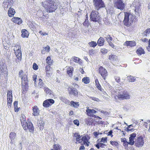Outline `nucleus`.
Segmentation results:
<instances>
[{"label":"nucleus","mask_w":150,"mask_h":150,"mask_svg":"<svg viewBox=\"0 0 150 150\" xmlns=\"http://www.w3.org/2000/svg\"><path fill=\"white\" fill-rule=\"evenodd\" d=\"M39 33L42 36L46 35H48V33L45 32L43 33L41 30L39 32Z\"/></svg>","instance_id":"58"},{"label":"nucleus","mask_w":150,"mask_h":150,"mask_svg":"<svg viewBox=\"0 0 150 150\" xmlns=\"http://www.w3.org/2000/svg\"><path fill=\"white\" fill-rule=\"evenodd\" d=\"M44 125V123L42 121H39L38 123V126L41 130L43 129Z\"/></svg>","instance_id":"36"},{"label":"nucleus","mask_w":150,"mask_h":150,"mask_svg":"<svg viewBox=\"0 0 150 150\" xmlns=\"http://www.w3.org/2000/svg\"><path fill=\"white\" fill-rule=\"evenodd\" d=\"M15 10L13 8L10 7L8 11V16L10 17H13L15 13Z\"/></svg>","instance_id":"28"},{"label":"nucleus","mask_w":150,"mask_h":150,"mask_svg":"<svg viewBox=\"0 0 150 150\" xmlns=\"http://www.w3.org/2000/svg\"><path fill=\"white\" fill-rule=\"evenodd\" d=\"M131 126L132 127L133 126L132 125H131L128 126V127L127 128V131L128 132L129 131H133L134 130V129L133 128L130 129V127Z\"/></svg>","instance_id":"47"},{"label":"nucleus","mask_w":150,"mask_h":150,"mask_svg":"<svg viewBox=\"0 0 150 150\" xmlns=\"http://www.w3.org/2000/svg\"><path fill=\"white\" fill-rule=\"evenodd\" d=\"M89 107H87V109L86 110V112H87V115L89 116L96 117V116L93 115L95 113L96 111L94 109H89Z\"/></svg>","instance_id":"19"},{"label":"nucleus","mask_w":150,"mask_h":150,"mask_svg":"<svg viewBox=\"0 0 150 150\" xmlns=\"http://www.w3.org/2000/svg\"><path fill=\"white\" fill-rule=\"evenodd\" d=\"M150 33V28H147L143 32L144 36H147Z\"/></svg>","instance_id":"42"},{"label":"nucleus","mask_w":150,"mask_h":150,"mask_svg":"<svg viewBox=\"0 0 150 150\" xmlns=\"http://www.w3.org/2000/svg\"><path fill=\"white\" fill-rule=\"evenodd\" d=\"M82 81L85 84H88L90 82V78L88 77H85L82 79Z\"/></svg>","instance_id":"31"},{"label":"nucleus","mask_w":150,"mask_h":150,"mask_svg":"<svg viewBox=\"0 0 150 150\" xmlns=\"http://www.w3.org/2000/svg\"><path fill=\"white\" fill-rule=\"evenodd\" d=\"M12 99V91L11 90H8L7 96V104L8 106H10L11 105Z\"/></svg>","instance_id":"17"},{"label":"nucleus","mask_w":150,"mask_h":150,"mask_svg":"<svg viewBox=\"0 0 150 150\" xmlns=\"http://www.w3.org/2000/svg\"><path fill=\"white\" fill-rule=\"evenodd\" d=\"M83 25L85 26H88L89 25V23L88 21V19L87 20V19H85V20L83 22Z\"/></svg>","instance_id":"44"},{"label":"nucleus","mask_w":150,"mask_h":150,"mask_svg":"<svg viewBox=\"0 0 150 150\" xmlns=\"http://www.w3.org/2000/svg\"><path fill=\"white\" fill-rule=\"evenodd\" d=\"M73 122L75 125H76L77 126H79V122L78 120H74L73 121Z\"/></svg>","instance_id":"50"},{"label":"nucleus","mask_w":150,"mask_h":150,"mask_svg":"<svg viewBox=\"0 0 150 150\" xmlns=\"http://www.w3.org/2000/svg\"><path fill=\"white\" fill-rule=\"evenodd\" d=\"M110 144L113 146H117L118 144L117 142L114 141H110Z\"/></svg>","instance_id":"49"},{"label":"nucleus","mask_w":150,"mask_h":150,"mask_svg":"<svg viewBox=\"0 0 150 150\" xmlns=\"http://www.w3.org/2000/svg\"><path fill=\"white\" fill-rule=\"evenodd\" d=\"M44 83L42 81V80L40 78L39 79L38 86L40 88H42L44 86Z\"/></svg>","instance_id":"39"},{"label":"nucleus","mask_w":150,"mask_h":150,"mask_svg":"<svg viewBox=\"0 0 150 150\" xmlns=\"http://www.w3.org/2000/svg\"><path fill=\"white\" fill-rule=\"evenodd\" d=\"M45 50L46 51L49 52L50 50V47L49 46H47V47L45 48Z\"/></svg>","instance_id":"61"},{"label":"nucleus","mask_w":150,"mask_h":150,"mask_svg":"<svg viewBox=\"0 0 150 150\" xmlns=\"http://www.w3.org/2000/svg\"><path fill=\"white\" fill-rule=\"evenodd\" d=\"M128 80L129 82H134L136 80V78L132 76H128L127 77Z\"/></svg>","instance_id":"40"},{"label":"nucleus","mask_w":150,"mask_h":150,"mask_svg":"<svg viewBox=\"0 0 150 150\" xmlns=\"http://www.w3.org/2000/svg\"><path fill=\"white\" fill-rule=\"evenodd\" d=\"M37 78V75H34L33 76V78L34 81V83L35 84L36 83V79Z\"/></svg>","instance_id":"57"},{"label":"nucleus","mask_w":150,"mask_h":150,"mask_svg":"<svg viewBox=\"0 0 150 150\" xmlns=\"http://www.w3.org/2000/svg\"><path fill=\"white\" fill-rule=\"evenodd\" d=\"M28 74L27 72L23 70H20L18 73V76L21 78L22 87V92L25 94L27 91L28 88Z\"/></svg>","instance_id":"1"},{"label":"nucleus","mask_w":150,"mask_h":150,"mask_svg":"<svg viewBox=\"0 0 150 150\" xmlns=\"http://www.w3.org/2000/svg\"><path fill=\"white\" fill-rule=\"evenodd\" d=\"M33 115L34 116H38L39 114V110L36 105L34 106L33 107Z\"/></svg>","instance_id":"24"},{"label":"nucleus","mask_w":150,"mask_h":150,"mask_svg":"<svg viewBox=\"0 0 150 150\" xmlns=\"http://www.w3.org/2000/svg\"><path fill=\"white\" fill-rule=\"evenodd\" d=\"M136 134L135 133H133L131 134L129 138V143L130 145H132L134 144V138L136 137Z\"/></svg>","instance_id":"21"},{"label":"nucleus","mask_w":150,"mask_h":150,"mask_svg":"<svg viewBox=\"0 0 150 150\" xmlns=\"http://www.w3.org/2000/svg\"><path fill=\"white\" fill-rule=\"evenodd\" d=\"M54 100L53 99H47L43 101V106L45 108H48L54 104Z\"/></svg>","instance_id":"16"},{"label":"nucleus","mask_w":150,"mask_h":150,"mask_svg":"<svg viewBox=\"0 0 150 150\" xmlns=\"http://www.w3.org/2000/svg\"><path fill=\"white\" fill-rule=\"evenodd\" d=\"M0 73L4 76H7L8 74L7 67L4 63L2 62L0 64Z\"/></svg>","instance_id":"11"},{"label":"nucleus","mask_w":150,"mask_h":150,"mask_svg":"<svg viewBox=\"0 0 150 150\" xmlns=\"http://www.w3.org/2000/svg\"><path fill=\"white\" fill-rule=\"evenodd\" d=\"M21 36L23 38H28L29 33L28 31L25 29H22L21 31Z\"/></svg>","instance_id":"25"},{"label":"nucleus","mask_w":150,"mask_h":150,"mask_svg":"<svg viewBox=\"0 0 150 150\" xmlns=\"http://www.w3.org/2000/svg\"><path fill=\"white\" fill-rule=\"evenodd\" d=\"M74 69L71 66L67 68V73L70 77H71L73 75V72Z\"/></svg>","instance_id":"26"},{"label":"nucleus","mask_w":150,"mask_h":150,"mask_svg":"<svg viewBox=\"0 0 150 150\" xmlns=\"http://www.w3.org/2000/svg\"><path fill=\"white\" fill-rule=\"evenodd\" d=\"M46 63L49 65H52L53 64V60L51 59V57L50 56L47 57L46 59Z\"/></svg>","instance_id":"32"},{"label":"nucleus","mask_w":150,"mask_h":150,"mask_svg":"<svg viewBox=\"0 0 150 150\" xmlns=\"http://www.w3.org/2000/svg\"><path fill=\"white\" fill-rule=\"evenodd\" d=\"M51 65H47L45 67V70L46 71H49L50 68V66Z\"/></svg>","instance_id":"56"},{"label":"nucleus","mask_w":150,"mask_h":150,"mask_svg":"<svg viewBox=\"0 0 150 150\" xmlns=\"http://www.w3.org/2000/svg\"><path fill=\"white\" fill-rule=\"evenodd\" d=\"M44 91L50 95L51 94L52 91L47 87H45L44 88Z\"/></svg>","instance_id":"41"},{"label":"nucleus","mask_w":150,"mask_h":150,"mask_svg":"<svg viewBox=\"0 0 150 150\" xmlns=\"http://www.w3.org/2000/svg\"><path fill=\"white\" fill-rule=\"evenodd\" d=\"M53 148L54 150H61V146L60 145L58 144H54L53 145Z\"/></svg>","instance_id":"38"},{"label":"nucleus","mask_w":150,"mask_h":150,"mask_svg":"<svg viewBox=\"0 0 150 150\" xmlns=\"http://www.w3.org/2000/svg\"><path fill=\"white\" fill-rule=\"evenodd\" d=\"M20 120L21 125L24 130L26 131L28 129L30 132L33 133L34 127L32 123L31 122L27 123L26 121V117L24 115H21Z\"/></svg>","instance_id":"3"},{"label":"nucleus","mask_w":150,"mask_h":150,"mask_svg":"<svg viewBox=\"0 0 150 150\" xmlns=\"http://www.w3.org/2000/svg\"><path fill=\"white\" fill-rule=\"evenodd\" d=\"M98 72L103 79L105 80L108 76V73L106 69L103 67L100 66L98 68Z\"/></svg>","instance_id":"12"},{"label":"nucleus","mask_w":150,"mask_h":150,"mask_svg":"<svg viewBox=\"0 0 150 150\" xmlns=\"http://www.w3.org/2000/svg\"><path fill=\"white\" fill-rule=\"evenodd\" d=\"M62 100L63 102L64 103H68L69 102V100L65 98H63V99Z\"/></svg>","instance_id":"62"},{"label":"nucleus","mask_w":150,"mask_h":150,"mask_svg":"<svg viewBox=\"0 0 150 150\" xmlns=\"http://www.w3.org/2000/svg\"><path fill=\"white\" fill-rule=\"evenodd\" d=\"M14 50L17 57L16 61V62H19L21 61L22 59V52L20 45H17L15 46Z\"/></svg>","instance_id":"7"},{"label":"nucleus","mask_w":150,"mask_h":150,"mask_svg":"<svg viewBox=\"0 0 150 150\" xmlns=\"http://www.w3.org/2000/svg\"><path fill=\"white\" fill-rule=\"evenodd\" d=\"M86 124L87 125H94L97 124H102L103 122L102 121L100 122L95 121V120L93 119L91 117H88L86 118L85 120Z\"/></svg>","instance_id":"9"},{"label":"nucleus","mask_w":150,"mask_h":150,"mask_svg":"<svg viewBox=\"0 0 150 150\" xmlns=\"http://www.w3.org/2000/svg\"><path fill=\"white\" fill-rule=\"evenodd\" d=\"M11 21L13 23L18 25L21 24L22 23V20L19 18L13 17L11 19Z\"/></svg>","instance_id":"22"},{"label":"nucleus","mask_w":150,"mask_h":150,"mask_svg":"<svg viewBox=\"0 0 150 150\" xmlns=\"http://www.w3.org/2000/svg\"><path fill=\"white\" fill-rule=\"evenodd\" d=\"M33 68L35 70H36L38 69V66L36 63H34L33 65Z\"/></svg>","instance_id":"46"},{"label":"nucleus","mask_w":150,"mask_h":150,"mask_svg":"<svg viewBox=\"0 0 150 150\" xmlns=\"http://www.w3.org/2000/svg\"><path fill=\"white\" fill-rule=\"evenodd\" d=\"M90 18L94 22L98 21L100 19L98 12L94 10H92L90 14Z\"/></svg>","instance_id":"10"},{"label":"nucleus","mask_w":150,"mask_h":150,"mask_svg":"<svg viewBox=\"0 0 150 150\" xmlns=\"http://www.w3.org/2000/svg\"><path fill=\"white\" fill-rule=\"evenodd\" d=\"M100 52L103 54H105L108 52V50L105 48H103L100 49Z\"/></svg>","instance_id":"45"},{"label":"nucleus","mask_w":150,"mask_h":150,"mask_svg":"<svg viewBox=\"0 0 150 150\" xmlns=\"http://www.w3.org/2000/svg\"><path fill=\"white\" fill-rule=\"evenodd\" d=\"M96 88L100 91H102L104 90L102 88L100 85L98 86H97Z\"/></svg>","instance_id":"60"},{"label":"nucleus","mask_w":150,"mask_h":150,"mask_svg":"<svg viewBox=\"0 0 150 150\" xmlns=\"http://www.w3.org/2000/svg\"><path fill=\"white\" fill-rule=\"evenodd\" d=\"M100 147L101 148H104L105 146H106V145L104 143H100Z\"/></svg>","instance_id":"64"},{"label":"nucleus","mask_w":150,"mask_h":150,"mask_svg":"<svg viewBox=\"0 0 150 150\" xmlns=\"http://www.w3.org/2000/svg\"><path fill=\"white\" fill-rule=\"evenodd\" d=\"M128 144L130 145L129 142H127V141L123 143V146L126 148L128 147Z\"/></svg>","instance_id":"53"},{"label":"nucleus","mask_w":150,"mask_h":150,"mask_svg":"<svg viewBox=\"0 0 150 150\" xmlns=\"http://www.w3.org/2000/svg\"><path fill=\"white\" fill-rule=\"evenodd\" d=\"M70 103V105L74 108H77L79 105V102H74L73 101H71Z\"/></svg>","instance_id":"30"},{"label":"nucleus","mask_w":150,"mask_h":150,"mask_svg":"<svg viewBox=\"0 0 150 150\" xmlns=\"http://www.w3.org/2000/svg\"><path fill=\"white\" fill-rule=\"evenodd\" d=\"M88 44L90 47H95L97 45V43L94 41H91L88 42Z\"/></svg>","instance_id":"37"},{"label":"nucleus","mask_w":150,"mask_h":150,"mask_svg":"<svg viewBox=\"0 0 150 150\" xmlns=\"http://www.w3.org/2000/svg\"><path fill=\"white\" fill-rule=\"evenodd\" d=\"M42 5L48 13L54 12L58 7L56 0H46L42 3Z\"/></svg>","instance_id":"2"},{"label":"nucleus","mask_w":150,"mask_h":150,"mask_svg":"<svg viewBox=\"0 0 150 150\" xmlns=\"http://www.w3.org/2000/svg\"><path fill=\"white\" fill-rule=\"evenodd\" d=\"M73 61L76 63H78L80 64H81V59L76 57H73L72 58Z\"/></svg>","instance_id":"33"},{"label":"nucleus","mask_w":150,"mask_h":150,"mask_svg":"<svg viewBox=\"0 0 150 150\" xmlns=\"http://www.w3.org/2000/svg\"><path fill=\"white\" fill-rule=\"evenodd\" d=\"M90 138V136L88 134H84L81 138V141L83 142V144L85 146H88L90 142L89 141Z\"/></svg>","instance_id":"13"},{"label":"nucleus","mask_w":150,"mask_h":150,"mask_svg":"<svg viewBox=\"0 0 150 150\" xmlns=\"http://www.w3.org/2000/svg\"><path fill=\"white\" fill-rule=\"evenodd\" d=\"M109 45L112 48H114L115 47V45L114 44L111 42V41H108Z\"/></svg>","instance_id":"59"},{"label":"nucleus","mask_w":150,"mask_h":150,"mask_svg":"<svg viewBox=\"0 0 150 150\" xmlns=\"http://www.w3.org/2000/svg\"><path fill=\"white\" fill-rule=\"evenodd\" d=\"M13 3V0H4L2 6L4 9L6 10L8 7L11 6Z\"/></svg>","instance_id":"14"},{"label":"nucleus","mask_w":150,"mask_h":150,"mask_svg":"<svg viewBox=\"0 0 150 150\" xmlns=\"http://www.w3.org/2000/svg\"><path fill=\"white\" fill-rule=\"evenodd\" d=\"M67 91L69 95H73L76 97H77L78 96V92L77 90L73 87H69L67 88Z\"/></svg>","instance_id":"15"},{"label":"nucleus","mask_w":150,"mask_h":150,"mask_svg":"<svg viewBox=\"0 0 150 150\" xmlns=\"http://www.w3.org/2000/svg\"><path fill=\"white\" fill-rule=\"evenodd\" d=\"M124 15V18L123 21L124 25L127 27H129L133 23L135 16L129 12H125Z\"/></svg>","instance_id":"4"},{"label":"nucleus","mask_w":150,"mask_h":150,"mask_svg":"<svg viewBox=\"0 0 150 150\" xmlns=\"http://www.w3.org/2000/svg\"><path fill=\"white\" fill-rule=\"evenodd\" d=\"M136 44V42L134 40L131 41H127L125 42L124 45L126 46L133 47L135 46Z\"/></svg>","instance_id":"23"},{"label":"nucleus","mask_w":150,"mask_h":150,"mask_svg":"<svg viewBox=\"0 0 150 150\" xmlns=\"http://www.w3.org/2000/svg\"><path fill=\"white\" fill-rule=\"evenodd\" d=\"M113 6L117 9L121 11L125 9L126 4L124 2L123 0H113Z\"/></svg>","instance_id":"6"},{"label":"nucleus","mask_w":150,"mask_h":150,"mask_svg":"<svg viewBox=\"0 0 150 150\" xmlns=\"http://www.w3.org/2000/svg\"><path fill=\"white\" fill-rule=\"evenodd\" d=\"M117 59V57L116 55L111 54L109 56L108 59L111 61H114L116 60Z\"/></svg>","instance_id":"35"},{"label":"nucleus","mask_w":150,"mask_h":150,"mask_svg":"<svg viewBox=\"0 0 150 150\" xmlns=\"http://www.w3.org/2000/svg\"><path fill=\"white\" fill-rule=\"evenodd\" d=\"M106 40L108 41V40L112 41V38L110 36V35H108L107 36V37L106 38Z\"/></svg>","instance_id":"48"},{"label":"nucleus","mask_w":150,"mask_h":150,"mask_svg":"<svg viewBox=\"0 0 150 150\" xmlns=\"http://www.w3.org/2000/svg\"><path fill=\"white\" fill-rule=\"evenodd\" d=\"M83 144H81V146H80L79 148V150H84L85 149V148L84 146L83 145Z\"/></svg>","instance_id":"63"},{"label":"nucleus","mask_w":150,"mask_h":150,"mask_svg":"<svg viewBox=\"0 0 150 150\" xmlns=\"http://www.w3.org/2000/svg\"><path fill=\"white\" fill-rule=\"evenodd\" d=\"M115 80L117 83H119L120 81V77L116 76L115 77Z\"/></svg>","instance_id":"55"},{"label":"nucleus","mask_w":150,"mask_h":150,"mask_svg":"<svg viewBox=\"0 0 150 150\" xmlns=\"http://www.w3.org/2000/svg\"><path fill=\"white\" fill-rule=\"evenodd\" d=\"M116 99L123 100L129 99L130 98V95L129 93L125 90L120 91L117 93V94L115 96Z\"/></svg>","instance_id":"5"},{"label":"nucleus","mask_w":150,"mask_h":150,"mask_svg":"<svg viewBox=\"0 0 150 150\" xmlns=\"http://www.w3.org/2000/svg\"><path fill=\"white\" fill-rule=\"evenodd\" d=\"M93 2L95 9L97 11L105 7V4L102 0H93Z\"/></svg>","instance_id":"8"},{"label":"nucleus","mask_w":150,"mask_h":150,"mask_svg":"<svg viewBox=\"0 0 150 150\" xmlns=\"http://www.w3.org/2000/svg\"><path fill=\"white\" fill-rule=\"evenodd\" d=\"M144 144V142L143 139L140 137L138 138L137 142L135 144V145L137 147H140L143 146Z\"/></svg>","instance_id":"18"},{"label":"nucleus","mask_w":150,"mask_h":150,"mask_svg":"<svg viewBox=\"0 0 150 150\" xmlns=\"http://www.w3.org/2000/svg\"><path fill=\"white\" fill-rule=\"evenodd\" d=\"M107 138L106 137H102L101 139L100 142L105 143L107 142Z\"/></svg>","instance_id":"54"},{"label":"nucleus","mask_w":150,"mask_h":150,"mask_svg":"<svg viewBox=\"0 0 150 150\" xmlns=\"http://www.w3.org/2000/svg\"><path fill=\"white\" fill-rule=\"evenodd\" d=\"M90 98L92 100H93L94 101H96L97 102H98L100 101V100L96 97H91Z\"/></svg>","instance_id":"51"},{"label":"nucleus","mask_w":150,"mask_h":150,"mask_svg":"<svg viewBox=\"0 0 150 150\" xmlns=\"http://www.w3.org/2000/svg\"><path fill=\"white\" fill-rule=\"evenodd\" d=\"M82 136H81L80 134L78 133H75L74 134V137H75V139L76 140L75 143L76 144L81 143V137Z\"/></svg>","instance_id":"20"},{"label":"nucleus","mask_w":150,"mask_h":150,"mask_svg":"<svg viewBox=\"0 0 150 150\" xmlns=\"http://www.w3.org/2000/svg\"><path fill=\"white\" fill-rule=\"evenodd\" d=\"M95 85L96 87L97 86H98L100 85V84L99 83L98 80L97 78L95 79Z\"/></svg>","instance_id":"52"},{"label":"nucleus","mask_w":150,"mask_h":150,"mask_svg":"<svg viewBox=\"0 0 150 150\" xmlns=\"http://www.w3.org/2000/svg\"><path fill=\"white\" fill-rule=\"evenodd\" d=\"M137 54L138 55H141L145 54V52L144 50L142 47H139L136 51Z\"/></svg>","instance_id":"29"},{"label":"nucleus","mask_w":150,"mask_h":150,"mask_svg":"<svg viewBox=\"0 0 150 150\" xmlns=\"http://www.w3.org/2000/svg\"><path fill=\"white\" fill-rule=\"evenodd\" d=\"M105 40L102 37H100L97 41V44L99 46H102L104 44Z\"/></svg>","instance_id":"27"},{"label":"nucleus","mask_w":150,"mask_h":150,"mask_svg":"<svg viewBox=\"0 0 150 150\" xmlns=\"http://www.w3.org/2000/svg\"><path fill=\"white\" fill-rule=\"evenodd\" d=\"M16 134L14 132H11L10 133L9 135V138L11 140V141L14 140L16 138ZM11 143H12L11 142Z\"/></svg>","instance_id":"34"},{"label":"nucleus","mask_w":150,"mask_h":150,"mask_svg":"<svg viewBox=\"0 0 150 150\" xmlns=\"http://www.w3.org/2000/svg\"><path fill=\"white\" fill-rule=\"evenodd\" d=\"M18 103V101H15L13 103L14 107L15 108V111L16 112H18V109L16 108L17 107Z\"/></svg>","instance_id":"43"}]
</instances>
